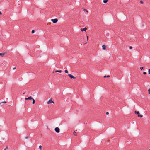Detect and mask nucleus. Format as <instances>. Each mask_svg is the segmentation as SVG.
Here are the masks:
<instances>
[{
  "label": "nucleus",
  "instance_id": "obj_1",
  "mask_svg": "<svg viewBox=\"0 0 150 150\" xmlns=\"http://www.w3.org/2000/svg\"><path fill=\"white\" fill-rule=\"evenodd\" d=\"M51 21H52V22L54 23H56L58 21V19L57 18H55V19H52Z\"/></svg>",
  "mask_w": 150,
  "mask_h": 150
},
{
  "label": "nucleus",
  "instance_id": "obj_2",
  "mask_svg": "<svg viewBox=\"0 0 150 150\" xmlns=\"http://www.w3.org/2000/svg\"><path fill=\"white\" fill-rule=\"evenodd\" d=\"M5 55H7V52H4L2 53H0V56H4Z\"/></svg>",
  "mask_w": 150,
  "mask_h": 150
},
{
  "label": "nucleus",
  "instance_id": "obj_3",
  "mask_svg": "<svg viewBox=\"0 0 150 150\" xmlns=\"http://www.w3.org/2000/svg\"><path fill=\"white\" fill-rule=\"evenodd\" d=\"M55 130L57 133H59L60 132L59 129L58 127H57L55 128Z\"/></svg>",
  "mask_w": 150,
  "mask_h": 150
},
{
  "label": "nucleus",
  "instance_id": "obj_4",
  "mask_svg": "<svg viewBox=\"0 0 150 150\" xmlns=\"http://www.w3.org/2000/svg\"><path fill=\"white\" fill-rule=\"evenodd\" d=\"M68 76H69L71 79L73 78L74 79H76V77H75L74 76L72 75L71 74H68Z\"/></svg>",
  "mask_w": 150,
  "mask_h": 150
},
{
  "label": "nucleus",
  "instance_id": "obj_5",
  "mask_svg": "<svg viewBox=\"0 0 150 150\" xmlns=\"http://www.w3.org/2000/svg\"><path fill=\"white\" fill-rule=\"evenodd\" d=\"M53 103L54 104V102H53V101H52V100H49L47 102V104H51V103Z\"/></svg>",
  "mask_w": 150,
  "mask_h": 150
},
{
  "label": "nucleus",
  "instance_id": "obj_6",
  "mask_svg": "<svg viewBox=\"0 0 150 150\" xmlns=\"http://www.w3.org/2000/svg\"><path fill=\"white\" fill-rule=\"evenodd\" d=\"M87 29V28H86V27H85V28H81V31H86Z\"/></svg>",
  "mask_w": 150,
  "mask_h": 150
},
{
  "label": "nucleus",
  "instance_id": "obj_7",
  "mask_svg": "<svg viewBox=\"0 0 150 150\" xmlns=\"http://www.w3.org/2000/svg\"><path fill=\"white\" fill-rule=\"evenodd\" d=\"M102 48L103 50H105L106 49V47L105 45H103L102 46Z\"/></svg>",
  "mask_w": 150,
  "mask_h": 150
},
{
  "label": "nucleus",
  "instance_id": "obj_8",
  "mask_svg": "<svg viewBox=\"0 0 150 150\" xmlns=\"http://www.w3.org/2000/svg\"><path fill=\"white\" fill-rule=\"evenodd\" d=\"M28 100H32L33 98L31 96H30L28 98Z\"/></svg>",
  "mask_w": 150,
  "mask_h": 150
},
{
  "label": "nucleus",
  "instance_id": "obj_9",
  "mask_svg": "<svg viewBox=\"0 0 150 150\" xmlns=\"http://www.w3.org/2000/svg\"><path fill=\"white\" fill-rule=\"evenodd\" d=\"M56 72L61 73L62 72L61 70H56L55 71Z\"/></svg>",
  "mask_w": 150,
  "mask_h": 150
},
{
  "label": "nucleus",
  "instance_id": "obj_10",
  "mask_svg": "<svg viewBox=\"0 0 150 150\" xmlns=\"http://www.w3.org/2000/svg\"><path fill=\"white\" fill-rule=\"evenodd\" d=\"M135 113V114H137L138 115H139L140 113H139V111H137V112L136 111H135V112H134Z\"/></svg>",
  "mask_w": 150,
  "mask_h": 150
},
{
  "label": "nucleus",
  "instance_id": "obj_11",
  "mask_svg": "<svg viewBox=\"0 0 150 150\" xmlns=\"http://www.w3.org/2000/svg\"><path fill=\"white\" fill-rule=\"evenodd\" d=\"M73 134L75 136H77L76 133L75 131H74V132H73Z\"/></svg>",
  "mask_w": 150,
  "mask_h": 150
},
{
  "label": "nucleus",
  "instance_id": "obj_12",
  "mask_svg": "<svg viewBox=\"0 0 150 150\" xmlns=\"http://www.w3.org/2000/svg\"><path fill=\"white\" fill-rule=\"evenodd\" d=\"M32 100H33L32 103H33V104H34L35 103V100L33 98L32 99Z\"/></svg>",
  "mask_w": 150,
  "mask_h": 150
},
{
  "label": "nucleus",
  "instance_id": "obj_13",
  "mask_svg": "<svg viewBox=\"0 0 150 150\" xmlns=\"http://www.w3.org/2000/svg\"><path fill=\"white\" fill-rule=\"evenodd\" d=\"M108 1V0H104L103 1V3H106Z\"/></svg>",
  "mask_w": 150,
  "mask_h": 150
},
{
  "label": "nucleus",
  "instance_id": "obj_14",
  "mask_svg": "<svg viewBox=\"0 0 150 150\" xmlns=\"http://www.w3.org/2000/svg\"><path fill=\"white\" fill-rule=\"evenodd\" d=\"M6 103V102L5 101L2 102L1 103H0V104L1 103Z\"/></svg>",
  "mask_w": 150,
  "mask_h": 150
},
{
  "label": "nucleus",
  "instance_id": "obj_15",
  "mask_svg": "<svg viewBox=\"0 0 150 150\" xmlns=\"http://www.w3.org/2000/svg\"><path fill=\"white\" fill-rule=\"evenodd\" d=\"M143 116L142 115H138V117H143Z\"/></svg>",
  "mask_w": 150,
  "mask_h": 150
},
{
  "label": "nucleus",
  "instance_id": "obj_16",
  "mask_svg": "<svg viewBox=\"0 0 150 150\" xmlns=\"http://www.w3.org/2000/svg\"><path fill=\"white\" fill-rule=\"evenodd\" d=\"M149 94H150V88L148 90Z\"/></svg>",
  "mask_w": 150,
  "mask_h": 150
},
{
  "label": "nucleus",
  "instance_id": "obj_17",
  "mask_svg": "<svg viewBox=\"0 0 150 150\" xmlns=\"http://www.w3.org/2000/svg\"><path fill=\"white\" fill-rule=\"evenodd\" d=\"M39 148L41 150H42V146L41 145H40L39 146Z\"/></svg>",
  "mask_w": 150,
  "mask_h": 150
},
{
  "label": "nucleus",
  "instance_id": "obj_18",
  "mask_svg": "<svg viewBox=\"0 0 150 150\" xmlns=\"http://www.w3.org/2000/svg\"><path fill=\"white\" fill-rule=\"evenodd\" d=\"M34 32H35V31H34V30H32V31L31 33H33H33H34Z\"/></svg>",
  "mask_w": 150,
  "mask_h": 150
},
{
  "label": "nucleus",
  "instance_id": "obj_19",
  "mask_svg": "<svg viewBox=\"0 0 150 150\" xmlns=\"http://www.w3.org/2000/svg\"><path fill=\"white\" fill-rule=\"evenodd\" d=\"M65 73H68V71L67 70H65Z\"/></svg>",
  "mask_w": 150,
  "mask_h": 150
},
{
  "label": "nucleus",
  "instance_id": "obj_20",
  "mask_svg": "<svg viewBox=\"0 0 150 150\" xmlns=\"http://www.w3.org/2000/svg\"><path fill=\"white\" fill-rule=\"evenodd\" d=\"M144 67H142L140 68V69H141V70H142V69H143Z\"/></svg>",
  "mask_w": 150,
  "mask_h": 150
},
{
  "label": "nucleus",
  "instance_id": "obj_21",
  "mask_svg": "<svg viewBox=\"0 0 150 150\" xmlns=\"http://www.w3.org/2000/svg\"><path fill=\"white\" fill-rule=\"evenodd\" d=\"M140 2L141 4H143V1H140Z\"/></svg>",
  "mask_w": 150,
  "mask_h": 150
},
{
  "label": "nucleus",
  "instance_id": "obj_22",
  "mask_svg": "<svg viewBox=\"0 0 150 150\" xmlns=\"http://www.w3.org/2000/svg\"><path fill=\"white\" fill-rule=\"evenodd\" d=\"M143 74H146V72H143Z\"/></svg>",
  "mask_w": 150,
  "mask_h": 150
},
{
  "label": "nucleus",
  "instance_id": "obj_23",
  "mask_svg": "<svg viewBox=\"0 0 150 150\" xmlns=\"http://www.w3.org/2000/svg\"><path fill=\"white\" fill-rule=\"evenodd\" d=\"M28 136H26L25 137V139H28Z\"/></svg>",
  "mask_w": 150,
  "mask_h": 150
},
{
  "label": "nucleus",
  "instance_id": "obj_24",
  "mask_svg": "<svg viewBox=\"0 0 150 150\" xmlns=\"http://www.w3.org/2000/svg\"><path fill=\"white\" fill-rule=\"evenodd\" d=\"M148 73L149 74H150V69H149V71H148Z\"/></svg>",
  "mask_w": 150,
  "mask_h": 150
},
{
  "label": "nucleus",
  "instance_id": "obj_25",
  "mask_svg": "<svg viewBox=\"0 0 150 150\" xmlns=\"http://www.w3.org/2000/svg\"><path fill=\"white\" fill-rule=\"evenodd\" d=\"M88 36H87V41H88Z\"/></svg>",
  "mask_w": 150,
  "mask_h": 150
},
{
  "label": "nucleus",
  "instance_id": "obj_26",
  "mask_svg": "<svg viewBox=\"0 0 150 150\" xmlns=\"http://www.w3.org/2000/svg\"><path fill=\"white\" fill-rule=\"evenodd\" d=\"M86 12H87V13H86V14H88V11H87V10H86Z\"/></svg>",
  "mask_w": 150,
  "mask_h": 150
},
{
  "label": "nucleus",
  "instance_id": "obj_27",
  "mask_svg": "<svg viewBox=\"0 0 150 150\" xmlns=\"http://www.w3.org/2000/svg\"><path fill=\"white\" fill-rule=\"evenodd\" d=\"M110 77V76L109 75H107V77H108V78H109V77Z\"/></svg>",
  "mask_w": 150,
  "mask_h": 150
},
{
  "label": "nucleus",
  "instance_id": "obj_28",
  "mask_svg": "<svg viewBox=\"0 0 150 150\" xmlns=\"http://www.w3.org/2000/svg\"><path fill=\"white\" fill-rule=\"evenodd\" d=\"M25 100H28V98H25Z\"/></svg>",
  "mask_w": 150,
  "mask_h": 150
},
{
  "label": "nucleus",
  "instance_id": "obj_29",
  "mask_svg": "<svg viewBox=\"0 0 150 150\" xmlns=\"http://www.w3.org/2000/svg\"><path fill=\"white\" fill-rule=\"evenodd\" d=\"M132 46H130V47H129V48L130 49H132Z\"/></svg>",
  "mask_w": 150,
  "mask_h": 150
},
{
  "label": "nucleus",
  "instance_id": "obj_30",
  "mask_svg": "<svg viewBox=\"0 0 150 150\" xmlns=\"http://www.w3.org/2000/svg\"><path fill=\"white\" fill-rule=\"evenodd\" d=\"M106 114L107 115H108V114H109V112H107L106 113Z\"/></svg>",
  "mask_w": 150,
  "mask_h": 150
},
{
  "label": "nucleus",
  "instance_id": "obj_31",
  "mask_svg": "<svg viewBox=\"0 0 150 150\" xmlns=\"http://www.w3.org/2000/svg\"><path fill=\"white\" fill-rule=\"evenodd\" d=\"M2 14V12L0 11V15H1Z\"/></svg>",
  "mask_w": 150,
  "mask_h": 150
},
{
  "label": "nucleus",
  "instance_id": "obj_32",
  "mask_svg": "<svg viewBox=\"0 0 150 150\" xmlns=\"http://www.w3.org/2000/svg\"><path fill=\"white\" fill-rule=\"evenodd\" d=\"M86 10H86V9H83V11H86Z\"/></svg>",
  "mask_w": 150,
  "mask_h": 150
},
{
  "label": "nucleus",
  "instance_id": "obj_33",
  "mask_svg": "<svg viewBox=\"0 0 150 150\" xmlns=\"http://www.w3.org/2000/svg\"><path fill=\"white\" fill-rule=\"evenodd\" d=\"M107 77V76H105V75L104 76V78H105V77Z\"/></svg>",
  "mask_w": 150,
  "mask_h": 150
},
{
  "label": "nucleus",
  "instance_id": "obj_34",
  "mask_svg": "<svg viewBox=\"0 0 150 150\" xmlns=\"http://www.w3.org/2000/svg\"><path fill=\"white\" fill-rule=\"evenodd\" d=\"M16 67H14L13 68V70H14L16 69Z\"/></svg>",
  "mask_w": 150,
  "mask_h": 150
},
{
  "label": "nucleus",
  "instance_id": "obj_35",
  "mask_svg": "<svg viewBox=\"0 0 150 150\" xmlns=\"http://www.w3.org/2000/svg\"><path fill=\"white\" fill-rule=\"evenodd\" d=\"M4 139H5V138H3L2 139H3V140H4Z\"/></svg>",
  "mask_w": 150,
  "mask_h": 150
},
{
  "label": "nucleus",
  "instance_id": "obj_36",
  "mask_svg": "<svg viewBox=\"0 0 150 150\" xmlns=\"http://www.w3.org/2000/svg\"><path fill=\"white\" fill-rule=\"evenodd\" d=\"M23 94H25V93H24Z\"/></svg>",
  "mask_w": 150,
  "mask_h": 150
},
{
  "label": "nucleus",
  "instance_id": "obj_37",
  "mask_svg": "<svg viewBox=\"0 0 150 150\" xmlns=\"http://www.w3.org/2000/svg\"><path fill=\"white\" fill-rule=\"evenodd\" d=\"M149 150H150V149H149Z\"/></svg>",
  "mask_w": 150,
  "mask_h": 150
}]
</instances>
